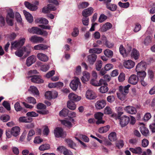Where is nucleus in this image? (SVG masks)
<instances>
[{"label":"nucleus","mask_w":155,"mask_h":155,"mask_svg":"<svg viewBox=\"0 0 155 155\" xmlns=\"http://www.w3.org/2000/svg\"><path fill=\"white\" fill-rule=\"evenodd\" d=\"M130 86V85L128 84L124 87L122 86L119 87V92L117 93L118 98L122 101L124 100L126 94L128 92L129 88Z\"/></svg>","instance_id":"obj_1"},{"label":"nucleus","mask_w":155,"mask_h":155,"mask_svg":"<svg viewBox=\"0 0 155 155\" xmlns=\"http://www.w3.org/2000/svg\"><path fill=\"white\" fill-rule=\"evenodd\" d=\"M31 52V49L29 47H24L20 50H18L15 52V55L18 57H22L25 53V55L28 56Z\"/></svg>","instance_id":"obj_2"},{"label":"nucleus","mask_w":155,"mask_h":155,"mask_svg":"<svg viewBox=\"0 0 155 155\" xmlns=\"http://www.w3.org/2000/svg\"><path fill=\"white\" fill-rule=\"evenodd\" d=\"M25 41V38H20L18 41L12 43V48L16 49L20 48L24 45Z\"/></svg>","instance_id":"obj_3"},{"label":"nucleus","mask_w":155,"mask_h":155,"mask_svg":"<svg viewBox=\"0 0 155 155\" xmlns=\"http://www.w3.org/2000/svg\"><path fill=\"white\" fill-rule=\"evenodd\" d=\"M81 83L79 79L77 77H75L70 84V86L73 91H76L79 86L81 85Z\"/></svg>","instance_id":"obj_4"},{"label":"nucleus","mask_w":155,"mask_h":155,"mask_svg":"<svg viewBox=\"0 0 155 155\" xmlns=\"http://www.w3.org/2000/svg\"><path fill=\"white\" fill-rule=\"evenodd\" d=\"M39 2L38 1H35L34 4H31L28 2H25L24 5L25 6L32 11H35L38 9V7L37 5H38Z\"/></svg>","instance_id":"obj_5"},{"label":"nucleus","mask_w":155,"mask_h":155,"mask_svg":"<svg viewBox=\"0 0 155 155\" xmlns=\"http://www.w3.org/2000/svg\"><path fill=\"white\" fill-rule=\"evenodd\" d=\"M54 134L55 136L58 138H64L66 136V133L60 127L56 128L54 130Z\"/></svg>","instance_id":"obj_6"},{"label":"nucleus","mask_w":155,"mask_h":155,"mask_svg":"<svg viewBox=\"0 0 155 155\" xmlns=\"http://www.w3.org/2000/svg\"><path fill=\"white\" fill-rule=\"evenodd\" d=\"M131 48V47L130 46H128L125 49L122 45H120L119 48V51L120 54L125 57L130 53Z\"/></svg>","instance_id":"obj_7"},{"label":"nucleus","mask_w":155,"mask_h":155,"mask_svg":"<svg viewBox=\"0 0 155 155\" xmlns=\"http://www.w3.org/2000/svg\"><path fill=\"white\" fill-rule=\"evenodd\" d=\"M85 96L86 98L89 100H94L97 97V94L94 91L89 89L86 91Z\"/></svg>","instance_id":"obj_8"},{"label":"nucleus","mask_w":155,"mask_h":155,"mask_svg":"<svg viewBox=\"0 0 155 155\" xmlns=\"http://www.w3.org/2000/svg\"><path fill=\"white\" fill-rule=\"evenodd\" d=\"M119 119L120 120V124L122 127H124L126 126L130 120V118L125 115Z\"/></svg>","instance_id":"obj_9"},{"label":"nucleus","mask_w":155,"mask_h":155,"mask_svg":"<svg viewBox=\"0 0 155 155\" xmlns=\"http://www.w3.org/2000/svg\"><path fill=\"white\" fill-rule=\"evenodd\" d=\"M44 40L42 38L36 35L32 36L29 38V40L34 43H41Z\"/></svg>","instance_id":"obj_10"},{"label":"nucleus","mask_w":155,"mask_h":155,"mask_svg":"<svg viewBox=\"0 0 155 155\" xmlns=\"http://www.w3.org/2000/svg\"><path fill=\"white\" fill-rule=\"evenodd\" d=\"M94 11V8L92 7H90L84 10L82 12V14L83 17H88L93 13Z\"/></svg>","instance_id":"obj_11"},{"label":"nucleus","mask_w":155,"mask_h":155,"mask_svg":"<svg viewBox=\"0 0 155 155\" xmlns=\"http://www.w3.org/2000/svg\"><path fill=\"white\" fill-rule=\"evenodd\" d=\"M123 65L124 67L128 69L133 68L135 65V63L131 60L124 61Z\"/></svg>","instance_id":"obj_12"},{"label":"nucleus","mask_w":155,"mask_h":155,"mask_svg":"<svg viewBox=\"0 0 155 155\" xmlns=\"http://www.w3.org/2000/svg\"><path fill=\"white\" fill-rule=\"evenodd\" d=\"M146 68V63L144 61H141L137 65L136 71L137 72L142 71V70H145Z\"/></svg>","instance_id":"obj_13"},{"label":"nucleus","mask_w":155,"mask_h":155,"mask_svg":"<svg viewBox=\"0 0 155 155\" xmlns=\"http://www.w3.org/2000/svg\"><path fill=\"white\" fill-rule=\"evenodd\" d=\"M139 80L138 77L136 75L132 74L129 78L128 82L132 84L135 85L137 83Z\"/></svg>","instance_id":"obj_14"},{"label":"nucleus","mask_w":155,"mask_h":155,"mask_svg":"<svg viewBox=\"0 0 155 155\" xmlns=\"http://www.w3.org/2000/svg\"><path fill=\"white\" fill-rule=\"evenodd\" d=\"M106 102L105 100H102L97 101L95 104V107L98 110L103 109L106 105Z\"/></svg>","instance_id":"obj_15"},{"label":"nucleus","mask_w":155,"mask_h":155,"mask_svg":"<svg viewBox=\"0 0 155 155\" xmlns=\"http://www.w3.org/2000/svg\"><path fill=\"white\" fill-rule=\"evenodd\" d=\"M103 116V114L100 112H98L95 114L94 117L97 120L96 122L97 124H104V121L102 120Z\"/></svg>","instance_id":"obj_16"},{"label":"nucleus","mask_w":155,"mask_h":155,"mask_svg":"<svg viewBox=\"0 0 155 155\" xmlns=\"http://www.w3.org/2000/svg\"><path fill=\"white\" fill-rule=\"evenodd\" d=\"M124 110L127 113L132 114H135L137 112L135 108L130 106H127L125 107L124 108Z\"/></svg>","instance_id":"obj_17"},{"label":"nucleus","mask_w":155,"mask_h":155,"mask_svg":"<svg viewBox=\"0 0 155 155\" xmlns=\"http://www.w3.org/2000/svg\"><path fill=\"white\" fill-rule=\"evenodd\" d=\"M36 61L35 57L33 55L28 57L26 60V64L28 67H29L34 63Z\"/></svg>","instance_id":"obj_18"},{"label":"nucleus","mask_w":155,"mask_h":155,"mask_svg":"<svg viewBox=\"0 0 155 155\" xmlns=\"http://www.w3.org/2000/svg\"><path fill=\"white\" fill-rule=\"evenodd\" d=\"M130 53V56L132 58L135 60H137L139 58L140 55L139 51L137 49L135 48L132 49L131 48Z\"/></svg>","instance_id":"obj_19"},{"label":"nucleus","mask_w":155,"mask_h":155,"mask_svg":"<svg viewBox=\"0 0 155 155\" xmlns=\"http://www.w3.org/2000/svg\"><path fill=\"white\" fill-rule=\"evenodd\" d=\"M74 121V119L71 118L61 120V122L62 124L69 128H71L72 126L71 122Z\"/></svg>","instance_id":"obj_20"},{"label":"nucleus","mask_w":155,"mask_h":155,"mask_svg":"<svg viewBox=\"0 0 155 155\" xmlns=\"http://www.w3.org/2000/svg\"><path fill=\"white\" fill-rule=\"evenodd\" d=\"M28 31L33 34H36L38 35H41V30L36 27H33L28 29Z\"/></svg>","instance_id":"obj_21"},{"label":"nucleus","mask_w":155,"mask_h":155,"mask_svg":"<svg viewBox=\"0 0 155 155\" xmlns=\"http://www.w3.org/2000/svg\"><path fill=\"white\" fill-rule=\"evenodd\" d=\"M11 130L12 135L14 137H16L20 134V128L18 126L12 127Z\"/></svg>","instance_id":"obj_22"},{"label":"nucleus","mask_w":155,"mask_h":155,"mask_svg":"<svg viewBox=\"0 0 155 155\" xmlns=\"http://www.w3.org/2000/svg\"><path fill=\"white\" fill-rule=\"evenodd\" d=\"M97 56L94 54H92L87 56L88 61L91 65H93L96 61Z\"/></svg>","instance_id":"obj_23"},{"label":"nucleus","mask_w":155,"mask_h":155,"mask_svg":"<svg viewBox=\"0 0 155 155\" xmlns=\"http://www.w3.org/2000/svg\"><path fill=\"white\" fill-rule=\"evenodd\" d=\"M30 77H31V80L33 82L38 84L44 82V81L39 76L34 75L32 76H30Z\"/></svg>","instance_id":"obj_24"},{"label":"nucleus","mask_w":155,"mask_h":155,"mask_svg":"<svg viewBox=\"0 0 155 155\" xmlns=\"http://www.w3.org/2000/svg\"><path fill=\"white\" fill-rule=\"evenodd\" d=\"M37 56L39 60L42 61H47L48 60V58L47 55L43 53H39L37 54Z\"/></svg>","instance_id":"obj_25"},{"label":"nucleus","mask_w":155,"mask_h":155,"mask_svg":"<svg viewBox=\"0 0 155 155\" xmlns=\"http://www.w3.org/2000/svg\"><path fill=\"white\" fill-rule=\"evenodd\" d=\"M68 98L71 100L77 101H80L81 97L80 96H78L73 93H70L68 95Z\"/></svg>","instance_id":"obj_26"},{"label":"nucleus","mask_w":155,"mask_h":155,"mask_svg":"<svg viewBox=\"0 0 155 155\" xmlns=\"http://www.w3.org/2000/svg\"><path fill=\"white\" fill-rule=\"evenodd\" d=\"M48 48H49V46L47 45L43 44H40L35 45L34 47V48L35 50H44L47 49Z\"/></svg>","instance_id":"obj_27"},{"label":"nucleus","mask_w":155,"mask_h":155,"mask_svg":"<svg viewBox=\"0 0 155 155\" xmlns=\"http://www.w3.org/2000/svg\"><path fill=\"white\" fill-rule=\"evenodd\" d=\"M23 12L26 20L29 22L31 23L33 21V17L31 15L25 10H24Z\"/></svg>","instance_id":"obj_28"},{"label":"nucleus","mask_w":155,"mask_h":155,"mask_svg":"<svg viewBox=\"0 0 155 155\" xmlns=\"http://www.w3.org/2000/svg\"><path fill=\"white\" fill-rule=\"evenodd\" d=\"M90 74L86 71H85L83 73V76H82L81 79L84 83L88 81L90 78Z\"/></svg>","instance_id":"obj_29"},{"label":"nucleus","mask_w":155,"mask_h":155,"mask_svg":"<svg viewBox=\"0 0 155 155\" xmlns=\"http://www.w3.org/2000/svg\"><path fill=\"white\" fill-rule=\"evenodd\" d=\"M129 150L132 153L138 154H140L142 152V149L140 147H137L135 148H130Z\"/></svg>","instance_id":"obj_30"},{"label":"nucleus","mask_w":155,"mask_h":155,"mask_svg":"<svg viewBox=\"0 0 155 155\" xmlns=\"http://www.w3.org/2000/svg\"><path fill=\"white\" fill-rule=\"evenodd\" d=\"M112 27V25L109 22H107L101 28V31L102 32L106 31L111 28Z\"/></svg>","instance_id":"obj_31"},{"label":"nucleus","mask_w":155,"mask_h":155,"mask_svg":"<svg viewBox=\"0 0 155 155\" xmlns=\"http://www.w3.org/2000/svg\"><path fill=\"white\" fill-rule=\"evenodd\" d=\"M32 119L30 117H21L19 118L18 121L20 122L28 123L31 122Z\"/></svg>","instance_id":"obj_32"},{"label":"nucleus","mask_w":155,"mask_h":155,"mask_svg":"<svg viewBox=\"0 0 155 155\" xmlns=\"http://www.w3.org/2000/svg\"><path fill=\"white\" fill-rule=\"evenodd\" d=\"M140 130L142 134L145 136H147L149 134L148 129L143 125L140 127Z\"/></svg>","instance_id":"obj_33"},{"label":"nucleus","mask_w":155,"mask_h":155,"mask_svg":"<svg viewBox=\"0 0 155 155\" xmlns=\"http://www.w3.org/2000/svg\"><path fill=\"white\" fill-rule=\"evenodd\" d=\"M108 138L109 140L111 141H114L116 140L117 139L116 134L114 132L111 133L109 134Z\"/></svg>","instance_id":"obj_34"},{"label":"nucleus","mask_w":155,"mask_h":155,"mask_svg":"<svg viewBox=\"0 0 155 155\" xmlns=\"http://www.w3.org/2000/svg\"><path fill=\"white\" fill-rule=\"evenodd\" d=\"M28 91L31 92L34 95H38L39 92L37 88L35 86H31L30 87Z\"/></svg>","instance_id":"obj_35"},{"label":"nucleus","mask_w":155,"mask_h":155,"mask_svg":"<svg viewBox=\"0 0 155 155\" xmlns=\"http://www.w3.org/2000/svg\"><path fill=\"white\" fill-rule=\"evenodd\" d=\"M137 75L140 80H144L147 74L144 71H142L137 72Z\"/></svg>","instance_id":"obj_36"},{"label":"nucleus","mask_w":155,"mask_h":155,"mask_svg":"<svg viewBox=\"0 0 155 155\" xmlns=\"http://www.w3.org/2000/svg\"><path fill=\"white\" fill-rule=\"evenodd\" d=\"M7 14L6 16V18H14V13L12 9L10 8H8L7 10Z\"/></svg>","instance_id":"obj_37"},{"label":"nucleus","mask_w":155,"mask_h":155,"mask_svg":"<svg viewBox=\"0 0 155 155\" xmlns=\"http://www.w3.org/2000/svg\"><path fill=\"white\" fill-rule=\"evenodd\" d=\"M102 51V49L101 48H94L90 49L89 52L90 53H96L99 54L101 53Z\"/></svg>","instance_id":"obj_38"},{"label":"nucleus","mask_w":155,"mask_h":155,"mask_svg":"<svg viewBox=\"0 0 155 155\" xmlns=\"http://www.w3.org/2000/svg\"><path fill=\"white\" fill-rule=\"evenodd\" d=\"M110 128L109 125L101 127L99 129V132L101 134L106 133L109 130Z\"/></svg>","instance_id":"obj_39"},{"label":"nucleus","mask_w":155,"mask_h":155,"mask_svg":"<svg viewBox=\"0 0 155 155\" xmlns=\"http://www.w3.org/2000/svg\"><path fill=\"white\" fill-rule=\"evenodd\" d=\"M35 21L37 23L45 25L47 24L48 23V21L44 18H37L35 20Z\"/></svg>","instance_id":"obj_40"},{"label":"nucleus","mask_w":155,"mask_h":155,"mask_svg":"<svg viewBox=\"0 0 155 155\" xmlns=\"http://www.w3.org/2000/svg\"><path fill=\"white\" fill-rule=\"evenodd\" d=\"M67 107L71 110H74L76 108V105L74 103L71 101H68Z\"/></svg>","instance_id":"obj_41"},{"label":"nucleus","mask_w":155,"mask_h":155,"mask_svg":"<svg viewBox=\"0 0 155 155\" xmlns=\"http://www.w3.org/2000/svg\"><path fill=\"white\" fill-rule=\"evenodd\" d=\"M106 6L107 8L112 11H115L117 8V6L116 5L111 4H107Z\"/></svg>","instance_id":"obj_42"},{"label":"nucleus","mask_w":155,"mask_h":155,"mask_svg":"<svg viewBox=\"0 0 155 155\" xmlns=\"http://www.w3.org/2000/svg\"><path fill=\"white\" fill-rule=\"evenodd\" d=\"M65 141L70 147L72 149H74V147L76 146V144L72 140L70 139H68L65 140Z\"/></svg>","instance_id":"obj_43"},{"label":"nucleus","mask_w":155,"mask_h":155,"mask_svg":"<svg viewBox=\"0 0 155 155\" xmlns=\"http://www.w3.org/2000/svg\"><path fill=\"white\" fill-rule=\"evenodd\" d=\"M14 107L15 110L17 112L21 110H22L23 112L24 111L25 112H26L27 111L24 110H24L23 111L22 107L20 106L19 103L18 102H16L15 104Z\"/></svg>","instance_id":"obj_44"},{"label":"nucleus","mask_w":155,"mask_h":155,"mask_svg":"<svg viewBox=\"0 0 155 155\" xmlns=\"http://www.w3.org/2000/svg\"><path fill=\"white\" fill-rule=\"evenodd\" d=\"M124 145V141L122 140H119L117 141L116 143V146L118 149L122 148Z\"/></svg>","instance_id":"obj_45"},{"label":"nucleus","mask_w":155,"mask_h":155,"mask_svg":"<svg viewBox=\"0 0 155 155\" xmlns=\"http://www.w3.org/2000/svg\"><path fill=\"white\" fill-rule=\"evenodd\" d=\"M50 146L49 145L47 144H45L41 145L39 147V149L41 151H44L48 150L50 149Z\"/></svg>","instance_id":"obj_46"},{"label":"nucleus","mask_w":155,"mask_h":155,"mask_svg":"<svg viewBox=\"0 0 155 155\" xmlns=\"http://www.w3.org/2000/svg\"><path fill=\"white\" fill-rule=\"evenodd\" d=\"M104 55L107 57H112L113 54V52L109 50V49H106L104 51Z\"/></svg>","instance_id":"obj_47"},{"label":"nucleus","mask_w":155,"mask_h":155,"mask_svg":"<svg viewBox=\"0 0 155 155\" xmlns=\"http://www.w3.org/2000/svg\"><path fill=\"white\" fill-rule=\"evenodd\" d=\"M88 2H84L80 3L78 5V7L80 8H86L89 5Z\"/></svg>","instance_id":"obj_48"},{"label":"nucleus","mask_w":155,"mask_h":155,"mask_svg":"<svg viewBox=\"0 0 155 155\" xmlns=\"http://www.w3.org/2000/svg\"><path fill=\"white\" fill-rule=\"evenodd\" d=\"M69 110L68 109L65 108H64L61 111H60L59 115L60 116H66L68 115Z\"/></svg>","instance_id":"obj_49"},{"label":"nucleus","mask_w":155,"mask_h":155,"mask_svg":"<svg viewBox=\"0 0 155 155\" xmlns=\"http://www.w3.org/2000/svg\"><path fill=\"white\" fill-rule=\"evenodd\" d=\"M0 119L3 122H6L10 120V117L8 115L5 114L1 116Z\"/></svg>","instance_id":"obj_50"},{"label":"nucleus","mask_w":155,"mask_h":155,"mask_svg":"<svg viewBox=\"0 0 155 155\" xmlns=\"http://www.w3.org/2000/svg\"><path fill=\"white\" fill-rule=\"evenodd\" d=\"M150 8L149 10L150 14H153L155 13V3H153L150 5L149 6Z\"/></svg>","instance_id":"obj_51"},{"label":"nucleus","mask_w":155,"mask_h":155,"mask_svg":"<svg viewBox=\"0 0 155 155\" xmlns=\"http://www.w3.org/2000/svg\"><path fill=\"white\" fill-rule=\"evenodd\" d=\"M118 5L121 8H127L129 7L130 4L128 2L123 3L120 2H118Z\"/></svg>","instance_id":"obj_52"},{"label":"nucleus","mask_w":155,"mask_h":155,"mask_svg":"<svg viewBox=\"0 0 155 155\" xmlns=\"http://www.w3.org/2000/svg\"><path fill=\"white\" fill-rule=\"evenodd\" d=\"M108 90V88L107 85H104L101 86L100 88V91L102 93H104L107 92Z\"/></svg>","instance_id":"obj_53"},{"label":"nucleus","mask_w":155,"mask_h":155,"mask_svg":"<svg viewBox=\"0 0 155 155\" xmlns=\"http://www.w3.org/2000/svg\"><path fill=\"white\" fill-rule=\"evenodd\" d=\"M89 19L88 17H83L82 19L83 25L85 26H87L89 24Z\"/></svg>","instance_id":"obj_54"},{"label":"nucleus","mask_w":155,"mask_h":155,"mask_svg":"<svg viewBox=\"0 0 155 155\" xmlns=\"http://www.w3.org/2000/svg\"><path fill=\"white\" fill-rule=\"evenodd\" d=\"M35 134V132L33 130H30L28 132L27 139L28 141H30L32 137Z\"/></svg>","instance_id":"obj_55"},{"label":"nucleus","mask_w":155,"mask_h":155,"mask_svg":"<svg viewBox=\"0 0 155 155\" xmlns=\"http://www.w3.org/2000/svg\"><path fill=\"white\" fill-rule=\"evenodd\" d=\"M26 115L28 117H38V114L34 111H31L27 113Z\"/></svg>","instance_id":"obj_56"},{"label":"nucleus","mask_w":155,"mask_h":155,"mask_svg":"<svg viewBox=\"0 0 155 155\" xmlns=\"http://www.w3.org/2000/svg\"><path fill=\"white\" fill-rule=\"evenodd\" d=\"M27 100L28 102L33 104H36L37 103L35 99L32 97H28Z\"/></svg>","instance_id":"obj_57"},{"label":"nucleus","mask_w":155,"mask_h":155,"mask_svg":"<svg viewBox=\"0 0 155 155\" xmlns=\"http://www.w3.org/2000/svg\"><path fill=\"white\" fill-rule=\"evenodd\" d=\"M104 113L107 114H111L112 110L111 108L109 106L106 107L104 110Z\"/></svg>","instance_id":"obj_58"},{"label":"nucleus","mask_w":155,"mask_h":155,"mask_svg":"<svg viewBox=\"0 0 155 155\" xmlns=\"http://www.w3.org/2000/svg\"><path fill=\"white\" fill-rule=\"evenodd\" d=\"M15 16L17 21L21 24H22V19L20 14L18 13H16Z\"/></svg>","instance_id":"obj_59"},{"label":"nucleus","mask_w":155,"mask_h":155,"mask_svg":"<svg viewBox=\"0 0 155 155\" xmlns=\"http://www.w3.org/2000/svg\"><path fill=\"white\" fill-rule=\"evenodd\" d=\"M151 117V114L149 113H147L144 116L143 120L146 121H148Z\"/></svg>","instance_id":"obj_60"},{"label":"nucleus","mask_w":155,"mask_h":155,"mask_svg":"<svg viewBox=\"0 0 155 155\" xmlns=\"http://www.w3.org/2000/svg\"><path fill=\"white\" fill-rule=\"evenodd\" d=\"M102 67V62L101 61H98L96 64V69L97 70L99 71Z\"/></svg>","instance_id":"obj_61"},{"label":"nucleus","mask_w":155,"mask_h":155,"mask_svg":"<svg viewBox=\"0 0 155 155\" xmlns=\"http://www.w3.org/2000/svg\"><path fill=\"white\" fill-rule=\"evenodd\" d=\"M107 18V17L105 15L102 14L101 15L99 18V21L101 23L104 21Z\"/></svg>","instance_id":"obj_62"},{"label":"nucleus","mask_w":155,"mask_h":155,"mask_svg":"<svg viewBox=\"0 0 155 155\" xmlns=\"http://www.w3.org/2000/svg\"><path fill=\"white\" fill-rule=\"evenodd\" d=\"M43 140L40 137H36L35 138L34 142L35 143H40L42 142Z\"/></svg>","instance_id":"obj_63"},{"label":"nucleus","mask_w":155,"mask_h":155,"mask_svg":"<svg viewBox=\"0 0 155 155\" xmlns=\"http://www.w3.org/2000/svg\"><path fill=\"white\" fill-rule=\"evenodd\" d=\"M149 144L148 140L146 139H144L142 141V146L144 147H147Z\"/></svg>","instance_id":"obj_64"}]
</instances>
